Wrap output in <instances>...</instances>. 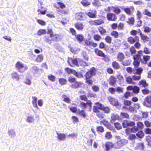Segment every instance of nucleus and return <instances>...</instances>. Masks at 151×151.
Segmentation results:
<instances>
[{"mask_svg": "<svg viewBox=\"0 0 151 151\" xmlns=\"http://www.w3.org/2000/svg\"><path fill=\"white\" fill-rule=\"evenodd\" d=\"M62 97L63 99V101L67 103H70V99L66 95H63L62 96Z\"/></svg>", "mask_w": 151, "mask_h": 151, "instance_id": "obj_43", "label": "nucleus"}, {"mask_svg": "<svg viewBox=\"0 0 151 151\" xmlns=\"http://www.w3.org/2000/svg\"><path fill=\"white\" fill-rule=\"evenodd\" d=\"M104 21L102 19H96L91 20L88 21V23L91 26H99L104 23Z\"/></svg>", "mask_w": 151, "mask_h": 151, "instance_id": "obj_6", "label": "nucleus"}, {"mask_svg": "<svg viewBox=\"0 0 151 151\" xmlns=\"http://www.w3.org/2000/svg\"><path fill=\"white\" fill-rule=\"evenodd\" d=\"M137 41H139V38L138 36H136L134 37L130 36L127 38L128 42L131 44H133Z\"/></svg>", "mask_w": 151, "mask_h": 151, "instance_id": "obj_15", "label": "nucleus"}, {"mask_svg": "<svg viewBox=\"0 0 151 151\" xmlns=\"http://www.w3.org/2000/svg\"><path fill=\"white\" fill-rule=\"evenodd\" d=\"M83 83L81 82L76 81L73 83L71 84L70 87L72 88L77 89L81 87Z\"/></svg>", "mask_w": 151, "mask_h": 151, "instance_id": "obj_16", "label": "nucleus"}, {"mask_svg": "<svg viewBox=\"0 0 151 151\" xmlns=\"http://www.w3.org/2000/svg\"><path fill=\"white\" fill-rule=\"evenodd\" d=\"M105 145L106 147L105 150L107 151H108L110 149L113 147L114 148V143L113 144L111 142H106Z\"/></svg>", "mask_w": 151, "mask_h": 151, "instance_id": "obj_20", "label": "nucleus"}, {"mask_svg": "<svg viewBox=\"0 0 151 151\" xmlns=\"http://www.w3.org/2000/svg\"><path fill=\"white\" fill-rule=\"evenodd\" d=\"M124 106L123 108L127 109L128 107L130 106L132 104V102L129 100H124L123 102Z\"/></svg>", "mask_w": 151, "mask_h": 151, "instance_id": "obj_31", "label": "nucleus"}, {"mask_svg": "<svg viewBox=\"0 0 151 151\" xmlns=\"http://www.w3.org/2000/svg\"><path fill=\"white\" fill-rule=\"evenodd\" d=\"M139 91V88L137 86H134L133 90V92L135 94H138Z\"/></svg>", "mask_w": 151, "mask_h": 151, "instance_id": "obj_52", "label": "nucleus"}, {"mask_svg": "<svg viewBox=\"0 0 151 151\" xmlns=\"http://www.w3.org/2000/svg\"><path fill=\"white\" fill-rule=\"evenodd\" d=\"M108 91L112 94H114L116 92V89L113 87H109L108 89Z\"/></svg>", "mask_w": 151, "mask_h": 151, "instance_id": "obj_54", "label": "nucleus"}, {"mask_svg": "<svg viewBox=\"0 0 151 151\" xmlns=\"http://www.w3.org/2000/svg\"><path fill=\"white\" fill-rule=\"evenodd\" d=\"M101 124H103L108 128H109L111 127V125L109 122L105 119H103L100 122Z\"/></svg>", "mask_w": 151, "mask_h": 151, "instance_id": "obj_32", "label": "nucleus"}, {"mask_svg": "<svg viewBox=\"0 0 151 151\" xmlns=\"http://www.w3.org/2000/svg\"><path fill=\"white\" fill-rule=\"evenodd\" d=\"M95 53L98 56L102 57L104 54L102 51L99 49L98 48H96L94 49Z\"/></svg>", "mask_w": 151, "mask_h": 151, "instance_id": "obj_28", "label": "nucleus"}, {"mask_svg": "<svg viewBox=\"0 0 151 151\" xmlns=\"http://www.w3.org/2000/svg\"><path fill=\"white\" fill-rule=\"evenodd\" d=\"M138 84V85L144 88H146L148 86V84L146 82V81L143 79L139 81Z\"/></svg>", "mask_w": 151, "mask_h": 151, "instance_id": "obj_29", "label": "nucleus"}, {"mask_svg": "<svg viewBox=\"0 0 151 151\" xmlns=\"http://www.w3.org/2000/svg\"><path fill=\"white\" fill-rule=\"evenodd\" d=\"M107 99L110 104L111 105L115 106H117L119 105L118 99L111 96L108 97Z\"/></svg>", "mask_w": 151, "mask_h": 151, "instance_id": "obj_10", "label": "nucleus"}, {"mask_svg": "<svg viewBox=\"0 0 151 151\" xmlns=\"http://www.w3.org/2000/svg\"><path fill=\"white\" fill-rule=\"evenodd\" d=\"M37 12H39L38 14L44 15L46 14L47 10L45 8L42 6H41L37 10Z\"/></svg>", "mask_w": 151, "mask_h": 151, "instance_id": "obj_34", "label": "nucleus"}, {"mask_svg": "<svg viewBox=\"0 0 151 151\" xmlns=\"http://www.w3.org/2000/svg\"><path fill=\"white\" fill-rule=\"evenodd\" d=\"M88 65V64L83 60L78 59V66H85Z\"/></svg>", "mask_w": 151, "mask_h": 151, "instance_id": "obj_40", "label": "nucleus"}, {"mask_svg": "<svg viewBox=\"0 0 151 151\" xmlns=\"http://www.w3.org/2000/svg\"><path fill=\"white\" fill-rule=\"evenodd\" d=\"M120 8H122V7L120 6H112L113 11L115 13V14L117 15L120 14L121 12V11Z\"/></svg>", "mask_w": 151, "mask_h": 151, "instance_id": "obj_26", "label": "nucleus"}, {"mask_svg": "<svg viewBox=\"0 0 151 151\" xmlns=\"http://www.w3.org/2000/svg\"><path fill=\"white\" fill-rule=\"evenodd\" d=\"M105 137L107 139H110L112 137V136L110 132H107L105 134Z\"/></svg>", "mask_w": 151, "mask_h": 151, "instance_id": "obj_56", "label": "nucleus"}, {"mask_svg": "<svg viewBox=\"0 0 151 151\" xmlns=\"http://www.w3.org/2000/svg\"><path fill=\"white\" fill-rule=\"evenodd\" d=\"M114 125L115 128L118 130H119L122 128L121 124L118 122L115 123Z\"/></svg>", "mask_w": 151, "mask_h": 151, "instance_id": "obj_64", "label": "nucleus"}, {"mask_svg": "<svg viewBox=\"0 0 151 151\" xmlns=\"http://www.w3.org/2000/svg\"><path fill=\"white\" fill-rule=\"evenodd\" d=\"M55 7L57 9L60 8L61 9H63L65 8V5L63 3L61 2H57L54 4Z\"/></svg>", "mask_w": 151, "mask_h": 151, "instance_id": "obj_23", "label": "nucleus"}, {"mask_svg": "<svg viewBox=\"0 0 151 151\" xmlns=\"http://www.w3.org/2000/svg\"><path fill=\"white\" fill-rule=\"evenodd\" d=\"M98 31L102 35H104L106 32V30L102 26H99L98 28Z\"/></svg>", "mask_w": 151, "mask_h": 151, "instance_id": "obj_35", "label": "nucleus"}, {"mask_svg": "<svg viewBox=\"0 0 151 151\" xmlns=\"http://www.w3.org/2000/svg\"><path fill=\"white\" fill-rule=\"evenodd\" d=\"M135 125V123L133 121H129L127 120H124L122 123L124 128H126L129 127H132Z\"/></svg>", "mask_w": 151, "mask_h": 151, "instance_id": "obj_11", "label": "nucleus"}, {"mask_svg": "<svg viewBox=\"0 0 151 151\" xmlns=\"http://www.w3.org/2000/svg\"><path fill=\"white\" fill-rule=\"evenodd\" d=\"M81 3L83 6L85 7L88 6L91 4V2L88 0H82Z\"/></svg>", "mask_w": 151, "mask_h": 151, "instance_id": "obj_37", "label": "nucleus"}, {"mask_svg": "<svg viewBox=\"0 0 151 151\" xmlns=\"http://www.w3.org/2000/svg\"><path fill=\"white\" fill-rule=\"evenodd\" d=\"M111 35L115 38H117L118 37L119 34V33L116 31H112L110 34Z\"/></svg>", "mask_w": 151, "mask_h": 151, "instance_id": "obj_42", "label": "nucleus"}, {"mask_svg": "<svg viewBox=\"0 0 151 151\" xmlns=\"http://www.w3.org/2000/svg\"><path fill=\"white\" fill-rule=\"evenodd\" d=\"M106 42L108 43L111 44L112 42V37L109 35L106 36L105 38Z\"/></svg>", "mask_w": 151, "mask_h": 151, "instance_id": "obj_47", "label": "nucleus"}, {"mask_svg": "<svg viewBox=\"0 0 151 151\" xmlns=\"http://www.w3.org/2000/svg\"><path fill=\"white\" fill-rule=\"evenodd\" d=\"M15 68L20 73H23L28 69L27 66H24V64L20 61L17 62L15 65Z\"/></svg>", "mask_w": 151, "mask_h": 151, "instance_id": "obj_4", "label": "nucleus"}, {"mask_svg": "<svg viewBox=\"0 0 151 151\" xmlns=\"http://www.w3.org/2000/svg\"><path fill=\"white\" fill-rule=\"evenodd\" d=\"M143 14H144L149 17H151V12L147 9H144Z\"/></svg>", "mask_w": 151, "mask_h": 151, "instance_id": "obj_58", "label": "nucleus"}, {"mask_svg": "<svg viewBox=\"0 0 151 151\" xmlns=\"http://www.w3.org/2000/svg\"><path fill=\"white\" fill-rule=\"evenodd\" d=\"M75 36L77 40L80 43L82 42L84 40V37L82 34L76 35Z\"/></svg>", "mask_w": 151, "mask_h": 151, "instance_id": "obj_27", "label": "nucleus"}, {"mask_svg": "<svg viewBox=\"0 0 151 151\" xmlns=\"http://www.w3.org/2000/svg\"><path fill=\"white\" fill-rule=\"evenodd\" d=\"M68 63L70 65H71L72 64L73 65L78 66V60H77L76 59H73L72 58H70L68 60Z\"/></svg>", "mask_w": 151, "mask_h": 151, "instance_id": "obj_22", "label": "nucleus"}, {"mask_svg": "<svg viewBox=\"0 0 151 151\" xmlns=\"http://www.w3.org/2000/svg\"><path fill=\"white\" fill-rule=\"evenodd\" d=\"M107 19L109 21L114 22L117 19V18L115 14L109 12L106 15Z\"/></svg>", "mask_w": 151, "mask_h": 151, "instance_id": "obj_12", "label": "nucleus"}, {"mask_svg": "<svg viewBox=\"0 0 151 151\" xmlns=\"http://www.w3.org/2000/svg\"><path fill=\"white\" fill-rule=\"evenodd\" d=\"M95 105L93 107V111L96 113V116L100 119L104 118L105 116L104 113L109 114L111 111L109 106H105L104 104L99 102L95 103Z\"/></svg>", "mask_w": 151, "mask_h": 151, "instance_id": "obj_1", "label": "nucleus"}, {"mask_svg": "<svg viewBox=\"0 0 151 151\" xmlns=\"http://www.w3.org/2000/svg\"><path fill=\"white\" fill-rule=\"evenodd\" d=\"M108 81L111 86H114L116 82V78L114 76L111 75L109 78Z\"/></svg>", "mask_w": 151, "mask_h": 151, "instance_id": "obj_14", "label": "nucleus"}, {"mask_svg": "<svg viewBox=\"0 0 151 151\" xmlns=\"http://www.w3.org/2000/svg\"><path fill=\"white\" fill-rule=\"evenodd\" d=\"M90 12H87V15L90 18H94L96 17L97 12L96 10H93L90 9Z\"/></svg>", "mask_w": 151, "mask_h": 151, "instance_id": "obj_19", "label": "nucleus"}, {"mask_svg": "<svg viewBox=\"0 0 151 151\" xmlns=\"http://www.w3.org/2000/svg\"><path fill=\"white\" fill-rule=\"evenodd\" d=\"M120 116L123 118L128 119L129 118V114L125 112H121Z\"/></svg>", "mask_w": 151, "mask_h": 151, "instance_id": "obj_48", "label": "nucleus"}, {"mask_svg": "<svg viewBox=\"0 0 151 151\" xmlns=\"http://www.w3.org/2000/svg\"><path fill=\"white\" fill-rule=\"evenodd\" d=\"M146 141L147 142V145L151 147V137L150 136H147L146 137Z\"/></svg>", "mask_w": 151, "mask_h": 151, "instance_id": "obj_49", "label": "nucleus"}, {"mask_svg": "<svg viewBox=\"0 0 151 151\" xmlns=\"http://www.w3.org/2000/svg\"><path fill=\"white\" fill-rule=\"evenodd\" d=\"M128 140L124 139H121L114 143V148L119 149L128 143Z\"/></svg>", "mask_w": 151, "mask_h": 151, "instance_id": "obj_5", "label": "nucleus"}, {"mask_svg": "<svg viewBox=\"0 0 151 151\" xmlns=\"http://www.w3.org/2000/svg\"><path fill=\"white\" fill-rule=\"evenodd\" d=\"M93 38L96 41H99L102 38L98 34H96L93 36Z\"/></svg>", "mask_w": 151, "mask_h": 151, "instance_id": "obj_51", "label": "nucleus"}, {"mask_svg": "<svg viewBox=\"0 0 151 151\" xmlns=\"http://www.w3.org/2000/svg\"><path fill=\"white\" fill-rule=\"evenodd\" d=\"M139 35L141 40L143 42L146 43L149 42L150 41L149 37L147 35L143 34L139 29Z\"/></svg>", "mask_w": 151, "mask_h": 151, "instance_id": "obj_13", "label": "nucleus"}, {"mask_svg": "<svg viewBox=\"0 0 151 151\" xmlns=\"http://www.w3.org/2000/svg\"><path fill=\"white\" fill-rule=\"evenodd\" d=\"M68 81L70 83H74L76 81V78L74 77L70 76L68 78Z\"/></svg>", "mask_w": 151, "mask_h": 151, "instance_id": "obj_62", "label": "nucleus"}, {"mask_svg": "<svg viewBox=\"0 0 151 151\" xmlns=\"http://www.w3.org/2000/svg\"><path fill=\"white\" fill-rule=\"evenodd\" d=\"M143 59L144 61L146 63L150 60V56L148 55H144L143 56Z\"/></svg>", "mask_w": 151, "mask_h": 151, "instance_id": "obj_55", "label": "nucleus"}, {"mask_svg": "<svg viewBox=\"0 0 151 151\" xmlns=\"http://www.w3.org/2000/svg\"><path fill=\"white\" fill-rule=\"evenodd\" d=\"M134 22L135 20L134 17H131L128 18V21L127 22L129 24L133 25L134 24Z\"/></svg>", "mask_w": 151, "mask_h": 151, "instance_id": "obj_41", "label": "nucleus"}, {"mask_svg": "<svg viewBox=\"0 0 151 151\" xmlns=\"http://www.w3.org/2000/svg\"><path fill=\"white\" fill-rule=\"evenodd\" d=\"M111 120L113 121H115L119 119V116L118 115L114 113L111 114Z\"/></svg>", "mask_w": 151, "mask_h": 151, "instance_id": "obj_46", "label": "nucleus"}, {"mask_svg": "<svg viewBox=\"0 0 151 151\" xmlns=\"http://www.w3.org/2000/svg\"><path fill=\"white\" fill-rule=\"evenodd\" d=\"M122 9L129 16L132 15L134 10V7L133 6H130L129 7L123 8Z\"/></svg>", "mask_w": 151, "mask_h": 151, "instance_id": "obj_8", "label": "nucleus"}, {"mask_svg": "<svg viewBox=\"0 0 151 151\" xmlns=\"http://www.w3.org/2000/svg\"><path fill=\"white\" fill-rule=\"evenodd\" d=\"M57 138L58 140L63 141L66 138V135L63 133H59L57 132Z\"/></svg>", "mask_w": 151, "mask_h": 151, "instance_id": "obj_30", "label": "nucleus"}, {"mask_svg": "<svg viewBox=\"0 0 151 151\" xmlns=\"http://www.w3.org/2000/svg\"><path fill=\"white\" fill-rule=\"evenodd\" d=\"M139 41H137L136 42H135L134 45V47L136 48L139 49L141 46V44L139 42Z\"/></svg>", "mask_w": 151, "mask_h": 151, "instance_id": "obj_57", "label": "nucleus"}, {"mask_svg": "<svg viewBox=\"0 0 151 151\" xmlns=\"http://www.w3.org/2000/svg\"><path fill=\"white\" fill-rule=\"evenodd\" d=\"M137 136L139 138H142L143 137L144 134L142 131H138L136 134Z\"/></svg>", "mask_w": 151, "mask_h": 151, "instance_id": "obj_50", "label": "nucleus"}, {"mask_svg": "<svg viewBox=\"0 0 151 151\" xmlns=\"http://www.w3.org/2000/svg\"><path fill=\"white\" fill-rule=\"evenodd\" d=\"M125 56L123 53L122 52H118L116 55V59L119 62H122L125 58Z\"/></svg>", "mask_w": 151, "mask_h": 151, "instance_id": "obj_24", "label": "nucleus"}, {"mask_svg": "<svg viewBox=\"0 0 151 151\" xmlns=\"http://www.w3.org/2000/svg\"><path fill=\"white\" fill-rule=\"evenodd\" d=\"M111 65L114 70L119 69L121 68V66L119 63L116 61H113L111 63Z\"/></svg>", "mask_w": 151, "mask_h": 151, "instance_id": "obj_25", "label": "nucleus"}, {"mask_svg": "<svg viewBox=\"0 0 151 151\" xmlns=\"http://www.w3.org/2000/svg\"><path fill=\"white\" fill-rule=\"evenodd\" d=\"M46 33V30L45 29H40L37 32V34L39 35L45 34Z\"/></svg>", "mask_w": 151, "mask_h": 151, "instance_id": "obj_59", "label": "nucleus"}, {"mask_svg": "<svg viewBox=\"0 0 151 151\" xmlns=\"http://www.w3.org/2000/svg\"><path fill=\"white\" fill-rule=\"evenodd\" d=\"M96 131L98 132L102 133L104 131V129L102 126H99L97 127Z\"/></svg>", "mask_w": 151, "mask_h": 151, "instance_id": "obj_61", "label": "nucleus"}, {"mask_svg": "<svg viewBox=\"0 0 151 151\" xmlns=\"http://www.w3.org/2000/svg\"><path fill=\"white\" fill-rule=\"evenodd\" d=\"M77 114L85 119L87 117V114L83 109L81 110H80V109H78L77 112Z\"/></svg>", "mask_w": 151, "mask_h": 151, "instance_id": "obj_21", "label": "nucleus"}, {"mask_svg": "<svg viewBox=\"0 0 151 151\" xmlns=\"http://www.w3.org/2000/svg\"><path fill=\"white\" fill-rule=\"evenodd\" d=\"M59 37V35L58 34H54L52 36V38L51 39V40L54 41H57Z\"/></svg>", "mask_w": 151, "mask_h": 151, "instance_id": "obj_63", "label": "nucleus"}, {"mask_svg": "<svg viewBox=\"0 0 151 151\" xmlns=\"http://www.w3.org/2000/svg\"><path fill=\"white\" fill-rule=\"evenodd\" d=\"M58 82L59 84L61 85H65L67 84V80L63 78H60L58 79Z\"/></svg>", "mask_w": 151, "mask_h": 151, "instance_id": "obj_36", "label": "nucleus"}, {"mask_svg": "<svg viewBox=\"0 0 151 151\" xmlns=\"http://www.w3.org/2000/svg\"><path fill=\"white\" fill-rule=\"evenodd\" d=\"M143 55L142 51L139 50L137 51V53L133 56V74L134 75H141L143 69L142 67H139L141 61H142V56Z\"/></svg>", "mask_w": 151, "mask_h": 151, "instance_id": "obj_2", "label": "nucleus"}, {"mask_svg": "<svg viewBox=\"0 0 151 151\" xmlns=\"http://www.w3.org/2000/svg\"><path fill=\"white\" fill-rule=\"evenodd\" d=\"M136 48L135 47L132 46L129 48V51L130 52V53L132 55H133L134 54V55L136 54V50L135 49ZM137 52L136 53V54Z\"/></svg>", "mask_w": 151, "mask_h": 151, "instance_id": "obj_45", "label": "nucleus"}, {"mask_svg": "<svg viewBox=\"0 0 151 151\" xmlns=\"http://www.w3.org/2000/svg\"><path fill=\"white\" fill-rule=\"evenodd\" d=\"M43 57L41 55H39L37 56L35 60L37 62H40L43 60Z\"/></svg>", "mask_w": 151, "mask_h": 151, "instance_id": "obj_53", "label": "nucleus"}, {"mask_svg": "<svg viewBox=\"0 0 151 151\" xmlns=\"http://www.w3.org/2000/svg\"><path fill=\"white\" fill-rule=\"evenodd\" d=\"M131 62V60L128 59L124 61H122V64L124 66H128L130 65Z\"/></svg>", "mask_w": 151, "mask_h": 151, "instance_id": "obj_44", "label": "nucleus"}, {"mask_svg": "<svg viewBox=\"0 0 151 151\" xmlns=\"http://www.w3.org/2000/svg\"><path fill=\"white\" fill-rule=\"evenodd\" d=\"M75 17L78 20H83V13L78 12L75 14Z\"/></svg>", "mask_w": 151, "mask_h": 151, "instance_id": "obj_33", "label": "nucleus"}, {"mask_svg": "<svg viewBox=\"0 0 151 151\" xmlns=\"http://www.w3.org/2000/svg\"><path fill=\"white\" fill-rule=\"evenodd\" d=\"M74 25L75 28L79 31H83L84 27L83 23L80 22H77L75 23Z\"/></svg>", "mask_w": 151, "mask_h": 151, "instance_id": "obj_17", "label": "nucleus"}, {"mask_svg": "<svg viewBox=\"0 0 151 151\" xmlns=\"http://www.w3.org/2000/svg\"><path fill=\"white\" fill-rule=\"evenodd\" d=\"M11 75L12 78L15 79L17 81L19 80V77L17 72H13L11 73Z\"/></svg>", "mask_w": 151, "mask_h": 151, "instance_id": "obj_39", "label": "nucleus"}, {"mask_svg": "<svg viewBox=\"0 0 151 151\" xmlns=\"http://www.w3.org/2000/svg\"><path fill=\"white\" fill-rule=\"evenodd\" d=\"M143 105L147 107H151V95L147 96L144 99Z\"/></svg>", "mask_w": 151, "mask_h": 151, "instance_id": "obj_7", "label": "nucleus"}, {"mask_svg": "<svg viewBox=\"0 0 151 151\" xmlns=\"http://www.w3.org/2000/svg\"><path fill=\"white\" fill-rule=\"evenodd\" d=\"M95 75V69L94 68H91L87 71L85 75L86 78H91L93 76Z\"/></svg>", "mask_w": 151, "mask_h": 151, "instance_id": "obj_9", "label": "nucleus"}, {"mask_svg": "<svg viewBox=\"0 0 151 151\" xmlns=\"http://www.w3.org/2000/svg\"><path fill=\"white\" fill-rule=\"evenodd\" d=\"M32 104L33 107H34L37 108V109H38L37 103V98L36 96H32Z\"/></svg>", "mask_w": 151, "mask_h": 151, "instance_id": "obj_38", "label": "nucleus"}, {"mask_svg": "<svg viewBox=\"0 0 151 151\" xmlns=\"http://www.w3.org/2000/svg\"><path fill=\"white\" fill-rule=\"evenodd\" d=\"M92 104V103L90 100H88L87 101L86 103L82 101L80 103L81 107L84 109L87 108V105L91 108V107Z\"/></svg>", "mask_w": 151, "mask_h": 151, "instance_id": "obj_18", "label": "nucleus"}, {"mask_svg": "<svg viewBox=\"0 0 151 151\" xmlns=\"http://www.w3.org/2000/svg\"><path fill=\"white\" fill-rule=\"evenodd\" d=\"M83 45L90 48H96L98 46V44L96 43L89 39L84 40Z\"/></svg>", "mask_w": 151, "mask_h": 151, "instance_id": "obj_3", "label": "nucleus"}, {"mask_svg": "<svg viewBox=\"0 0 151 151\" xmlns=\"http://www.w3.org/2000/svg\"><path fill=\"white\" fill-rule=\"evenodd\" d=\"M133 79L130 76H129L126 78V80L127 82L129 83H134L133 82Z\"/></svg>", "mask_w": 151, "mask_h": 151, "instance_id": "obj_60", "label": "nucleus"}]
</instances>
